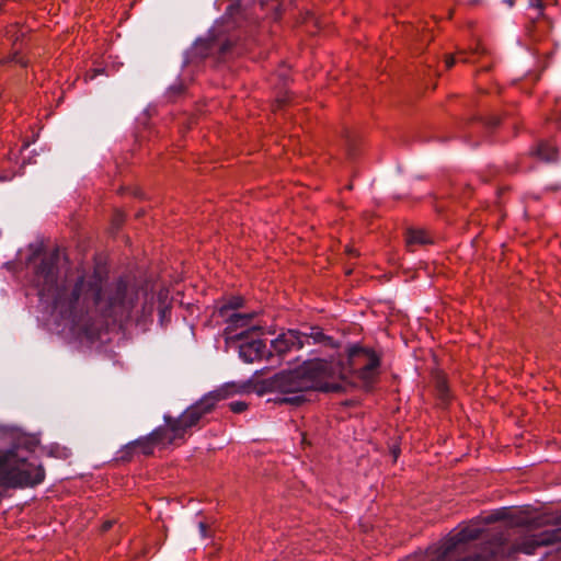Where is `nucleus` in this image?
Segmentation results:
<instances>
[{
	"mask_svg": "<svg viewBox=\"0 0 561 561\" xmlns=\"http://www.w3.org/2000/svg\"><path fill=\"white\" fill-rule=\"evenodd\" d=\"M432 268L426 265V266H421L419 268H416L414 271V273L412 275H407V279L408 278H428V277H432Z\"/></svg>",
	"mask_w": 561,
	"mask_h": 561,
	"instance_id": "16",
	"label": "nucleus"
},
{
	"mask_svg": "<svg viewBox=\"0 0 561 561\" xmlns=\"http://www.w3.org/2000/svg\"><path fill=\"white\" fill-rule=\"evenodd\" d=\"M480 533L481 530L479 527L470 525L461 528L456 534L450 535L442 543L439 552L435 558L436 561H447L449 554L453 551L459 550L463 543L478 538L480 536Z\"/></svg>",
	"mask_w": 561,
	"mask_h": 561,
	"instance_id": "7",
	"label": "nucleus"
},
{
	"mask_svg": "<svg viewBox=\"0 0 561 561\" xmlns=\"http://www.w3.org/2000/svg\"><path fill=\"white\" fill-rule=\"evenodd\" d=\"M427 553H428L427 558L430 559V561H434V558L432 557V554H434V552L431 551V552H427Z\"/></svg>",
	"mask_w": 561,
	"mask_h": 561,
	"instance_id": "30",
	"label": "nucleus"
},
{
	"mask_svg": "<svg viewBox=\"0 0 561 561\" xmlns=\"http://www.w3.org/2000/svg\"><path fill=\"white\" fill-rule=\"evenodd\" d=\"M437 140L440 141V142H445L447 140V138L439 137V138H437Z\"/></svg>",
	"mask_w": 561,
	"mask_h": 561,
	"instance_id": "31",
	"label": "nucleus"
},
{
	"mask_svg": "<svg viewBox=\"0 0 561 561\" xmlns=\"http://www.w3.org/2000/svg\"><path fill=\"white\" fill-rule=\"evenodd\" d=\"M242 302L243 299L241 297H233L222 306V309H237L242 306Z\"/></svg>",
	"mask_w": 561,
	"mask_h": 561,
	"instance_id": "18",
	"label": "nucleus"
},
{
	"mask_svg": "<svg viewBox=\"0 0 561 561\" xmlns=\"http://www.w3.org/2000/svg\"><path fill=\"white\" fill-rule=\"evenodd\" d=\"M102 72H103V70H101V69L94 70L93 75L90 78L94 79L99 73H102Z\"/></svg>",
	"mask_w": 561,
	"mask_h": 561,
	"instance_id": "28",
	"label": "nucleus"
},
{
	"mask_svg": "<svg viewBox=\"0 0 561 561\" xmlns=\"http://www.w3.org/2000/svg\"><path fill=\"white\" fill-rule=\"evenodd\" d=\"M108 267L106 257L103 255H95L93 259V275L92 280H107Z\"/></svg>",
	"mask_w": 561,
	"mask_h": 561,
	"instance_id": "13",
	"label": "nucleus"
},
{
	"mask_svg": "<svg viewBox=\"0 0 561 561\" xmlns=\"http://www.w3.org/2000/svg\"><path fill=\"white\" fill-rule=\"evenodd\" d=\"M224 398L222 391H213L188 407L178 419L164 416V426H160L148 436L128 444L125 447V451L140 453L149 456L153 454L156 446L167 447L176 440L184 439L188 430L197 425L206 414L214 410L217 402Z\"/></svg>",
	"mask_w": 561,
	"mask_h": 561,
	"instance_id": "2",
	"label": "nucleus"
},
{
	"mask_svg": "<svg viewBox=\"0 0 561 561\" xmlns=\"http://www.w3.org/2000/svg\"><path fill=\"white\" fill-rule=\"evenodd\" d=\"M251 317H252V314H250V313H234V314H232V317H231V321H232L236 325H238V324H239V322H241V321H242V324H244L248 320H250V319H251Z\"/></svg>",
	"mask_w": 561,
	"mask_h": 561,
	"instance_id": "19",
	"label": "nucleus"
},
{
	"mask_svg": "<svg viewBox=\"0 0 561 561\" xmlns=\"http://www.w3.org/2000/svg\"><path fill=\"white\" fill-rule=\"evenodd\" d=\"M405 245L409 251H415L416 247L430 244L433 242L432 237L421 228H408L405 230Z\"/></svg>",
	"mask_w": 561,
	"mask_h": 561,
	"instance_id": "10",
	"label": "nucleus"
},
{
	"mask_svg": "<svg viewBox=\"0 0 561 561\" xmlns=\"http://www.w3.org/2000/svg\"><path fill=\"white\" fill-rule=\"evenodd\" d=\"M24 449H11L0 454V486H33L44 481L43 467L30 461Z\"/></svg>",
	"mask_w": 561,
	"mask_h": 561,
	"instance_id": "4",
	"label": "nucleus"
},
{
	"mask_svg": "<svg viewBox=\"0 0 561 561\" xmlns=\"http://www.w3.org/2000/svg\"><path fill=\"white\" fill-rule=\"evenodd\" d=\"M559 186L552 185V190H559Z\"/></svg>",
	"mask_w": 561,
	"mask_h": 561,
	"instance_id": "33",
	"label": "nucleus"
},
{
	"mask_svg": "<svg viewBox=\"0 0 561 561\" xmlns=\"http://www.w3.org/2000/svg\"><path fill=\"white\" fill-rule=\"evenodd\" d=\"M12 60H14L18 64H21L22 66H26V64L21 58H19L16 55L13 56Z\"/></svg>",
	"mask_w": 561,
	"mask_h": 561,
	"instance_id": "25",
	"label": "nucleus"
},
{
	"mask_svg": "<svg viewBox=\"0 0 561 561\" xmlns=\"http://www.w3.org/2000/svg\"><path fill=\"white\" fill-rule=\"evenodd\" d=\"M229 405H230L231 411H233L236 413L243 412L247 409V403H244L242 401H234V402H231Z\"/></svg>",
	"mask_w": 561,
	"mask_h": 561,
	"instance_id": "20",
	"label": "nucleus"
},
{
	"mask_svg": "<svg viewBox=\"0 0 561 561\" xmlns=\"http://www.w3.org/2000/svg\"><path fill=\"white\" fill-rule=\"evenodd\" d=\"M77 280L83 282V280H85V276H83V275H82V276H79V277L77 278Z\"/></svg>",
	"mask_w": 561,
	"mask_h": 561,
	"instance_id": "32",
	"label": "nucleus"
},
{
	"mask_svg": "<svg viewBox=\"0 0 561 561\" xmlns=\"http://www.w3.org/2000/svg\"><path fill=\"white\" fill-rule=\"evenodd\" d=\"M299 399H300V397L285 398L284 401L285 402H297Z\"/></svg>",
	"mask_w": 561,
	"mask_h": 561,
	"instance_id": "26",
	"label": "nucleus"
},
{
	"mask_svg": "<svg viewBox=\"0 0 561 561\" xmlns=\"http://www.w3.org/2000/svg\"><path fill=\"white\" fill-rule=\"evenodd\" d=\"M20 262L34 276L44 280H59L67 278L69 259L64 249L56 247L46 250L42 243H31L25 255L20 253Z\"/></svg>",
	"mask_w": 561,
	"mask_h": 561,
	"instance_id": "5",
	"label": "nucleus"
},
{
	"mask_svg": "<svg viewBox=\"0 0 561 561\" xmlns=\"http://www.w3.org/2000/svg\"><path fill=\"white\" fill-rule=\"evenodd\" d=\"M346 253L350 255V256H357L358 255V252L354 249V248H351V247H346Z\"/></svg>",
	"mask_w": 561,
	"mask_h": 561,
	"instance_id": "24",
	"label": "nucleus"
},
{
	"mask_svg": "<svg viewBox=\"0 0 561 561\" xmlns=\"http://www.w3.org/2000/svg\"><path fill=\"white\" fill-rule=\"evenodd\" d=\"M185 85L182 81H179L169 87L167 91V96L170 101H174L176 98L184 93Z\"/></svg>",
	"mask_w": 561,
	"mask_h": 561,
	"instance_id": "15",
	"label": "nucleus"
},
{
	"mask_svg": "<svg viewBox=\"0 0 561 561\" xmlns=\"http://www.w3.org/2000/svg\"><path fill=\"white\" fill-rule=\"evenodd\" d=\"M503 2L508 5L510 8L514 7L515 0H503Z\"/></svg>",
	"mask_w": 561,
	"mask_h": 561,
	"instance_id": "27",
	"label": "nucleus"
},
{
	"mask_svg": "<svg viewBox=\"0 0 561 561\" xmlns=\"http://www.w3.org/2000/svg\"><path fill=\"white\" fill-rule=\"evenodd\" d=\"M309 339H312L314 343H320L327 337L318 329H311V333L309 335H301L296 330H288L272 341V347L276 353L282 355L294 350H300L304 346L305 341H308Z\"/></svg>",
	"mask_w": 561,
	"mask_h": 561,
	"instance_id": "6",
	"label": "nucleus"
},
{
	"mask_svg": "<svg viewBox=\"0 0 561 561\" xmlns=\"http://www.w3.org/2000/svg\"><path fill=\"white\" fill-rule=\"evenodd\" d=\"M231 27L230 22L218 24L209 30L207 36L197 38L184 53L183 66H197L209 57L219 61L229 55L241 54L237 36L229 33Z\"/></svg>",
	"mask_w": 561,
	"mask_h": 561,
	"instance_id": "3",
	"label": "nucleus"
},
{
	"mask_svg": "<svg viewBox=\"0 0 561 561\" xmlns=\"http://www.w3.org/2000/svg\"><path fill=\"white\" fill-rule=\"evenodd\" d=\"M47 454L55 458L67 459L70 456V450L59 445H51L48 447Z\"/></svg>",
	"mask_w": 561,
	"mask_h": 561,
	"instance_id": "14",
	"label": "nucleus"
},
{
	"mask_svg": "<svg viewBox=\"0 0 561 561\" xmlns=\"http://www.w3.org/2000/svg\"><path fill=\"white\" fill-rule=\"evenodd\" d=\"M528 3H529V7L537 9L539 14L542 13L543 3L541 0H528Z\"/></svg>",
	"mask_w": 561,
	"mask_h": 561,
	"instance_id": "21",
	"label": "nucleus"
},
{
	"mask_svg": "<svg viewBox=\"0 0 561 561\" xmlns=\"http://www.w3.org/2000/svg\"><path fill=\"white\" fill-rule=\"evenodd\" d=\"M500 122V116L494 114L476 115L469 124V134L474 133L478 127L484 129L485 131H492L494 128L499 126ZM469 137H471V135H469Z\"/></svg>",
	"mask_w": 561,
	"mask_h": 561,
	"instance_id": "11",
	"label": "nucleus"
},
{
	"mask_svg": "<svg viewBox=\"0 0 561 561\" xmlns=\"http://www.w3.org/2000/svg\"><path fill=\"white\" fill-rule=\"evenodd\" d=\"M265 343L262 340H253L242 343L239 347L240 357L245 363H253L264 356Z\"/></svg>",
	"mask_w": 561,
	"mask_h": 561,
	"instance_id": "9",
	"label": "nucleus"
},
{
	"mask_svg": "<svg viewBox=\"0 0 561 561\" xmlns=\"http://www.w3.org/2000/svg\"><path fill=\"white\" fill-rule=\"evenodd\" d=\"M561 530H558V534L550 535L548 533H542L539 536H531L528 538H525L520 543L516 546V551L526 553V554H533L536 547L539 546H546L550 542L554 541L556 539H559V534Z\"/></svg>",
	"mask_w": 561,
	"mask_h": 561,
	"instance_id": "8",
	"label": "nucleus"
},
{
	"mask_svg": "<svg viewBox=\"0 0 561 561\" xmlns=\"http://www.w3.org/2000/svg\"><path fill=\"white\" fill-rule=\"evenodd\" d=\"M345 147L348 157H353L355 154V140L354 137L348 131L345 135Z\"/></svg>",
	"mask_w": 561,
	"mask_h": 561,
	"instance_id": "17",
	"label": "nucleus"
},
{
	"mask_svg": "<svg viewBox=\"0 0 561 561\" xmlns=\"http://www.w3.org/2000/svg\"><path fill=\"white\" fill-rule=\"evenodd\" d=\"M112 527V523L111 522H106L104 525H103V529L104 530H107Z\"/></svg>",
	"mask_w": 561,
	"mask_h": 561,
	"instance_id": "29",
	"label": "nucleus"
},
{
	"mask_svg": "<svg viewBox=\"0 0 561 561\" xmlns=\"http://www.w3.org/2000/svg\"><path fill=\"white\" fill-rule=\"evenodd\" d=\"M350 367L341 368L324 359H311L304 365L276 379L283 392L294 393L307 390L337 391V379L346 378L347 373L355 374L365 385H370L378 374L379 358L363 348L353 347L348 354Z\"/></svg>",
	"mask_w": 561,
	"mask_h": 561,
	"instance_id": "1",
	"label": "nucleus"
},
{
	"mask_svg": "<svg viewBox=\"0 0 561 561\" xmlns=\"http://www.w3.org/2000/svg\"><path fill=\"white\" fill-rule=\"evenodd\" d=\"M534 154L543 162L552 163L558 160V150L548 141H540Z\"/></svg>",
	"mask_w": 561,
	"mask_h": 561,
	"instance_id": "12",
	"label": "nucleus"
},
{
	"mask_svg": "<svg viewBox=\"0 0 561 561\" xmlns=\"http://www.w3.org/2000/svg\"><path fill=\"white\" fill-rule=\"evenodd\" d=\"M455 58L453 56H448L445 59V66L447 69L451 68L455 65Z\"/></svg>",
	"mask_w": 561,
	"mask_h": 561,
	"instance_id": "22",
	"label": "nucleus"
},
{
	"mask_svg": "<svg viewBox=\"0 0 561 561\" xmlns=\"http://www.w3.org/2000/svg\"><path fill=\"white\" fill-rule=\"evenodd\" d=\"M198 528H199L201 536H202L203 538H205V537L207 536V527H206V525H205L204 523H202V522H201V523L198 524Z\"/></svg>",
	"mask_w": 561,
	"mask_h": 561,
	"instance_id": "23",
	"label": "nucleus"
}]
</instances>
